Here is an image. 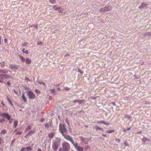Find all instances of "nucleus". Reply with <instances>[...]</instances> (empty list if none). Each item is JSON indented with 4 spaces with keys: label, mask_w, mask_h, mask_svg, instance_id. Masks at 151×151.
<instances>
[{
    "label": "nucleus",
    "mask_w": 151,
    "mask_h": 151,
    "mask_svg": "<svg viewBox=\"0 0 151 151\" xmlns=\"http://www.w3.org/2000/svg\"><path fill=\"white\" fill-rule=\"evenodd\" d=\"M59 130L63 135L64 134V133H67V129L64 125L61 123L59 125Z\"/></svg>",
    "instance_id": "nucleus-1"
},
{
    "label": "nucleus",
    "mask_w": 151,
    "mask_h": 151,
    "mask_svg": "<svg viewBox=\"0 0 151 151\" xmlns=\"http://www.w3.org/2000/svg\"><path fill=\"white\" fill-rule=\"evenodd\" d=\"M62 146L64 151H69L70 149V145L66 142H65L62 144Z\"/></svg>",
    "instance_id": "nucleus-2"
},
{
    "label": "nucleus",
    "mask_w": 151,
    "mask_h": 151,
    "mask_svg": "<svg viewBox=\"0 0 151 151\" xmlns=\"http://www.w3.org/2000/svg\"><path fill=\"white\" fill-rule=\"evenodd\" d=\"M27 93L29 99H34L35 98L36 95L32 91H29L27 92Z\"/></svg>",
    "instance_id": "nucleus-3"
},
{
    "label": "nucleus",
    "mask_w": 151,
    "mask_h": 151,
    "mask_svg": "<svg viewBox=\"0 0 151 151\" xmlns=\"http://www.w3.org/2000/svg\"><path fill=\"white\" fill-rule=\"evenodd\" d=\"M111 9V7L110 6H105L104 8H101L100 10V12H106L110 10Z\"/></svg>",
    "instance_id": "nucleus-4"
},
{
    "label": "nucleus",
    "mask_w": 151,
    "mask_h": 151,
    "mask_svg": "<svg viewBox=\"0 0 151 151\" xmlns=\"http://www.w3.org/2000/svg\"><path fill=\"white\" fill-rule=\"evenodd\" d=\"M60 145V142H54L52 145V148L53 150H57Z\"/></svg>",
    "instance_id": "nucleus-5"
},
{
    "label": "nucleus",
    "mask_w": 151,
    "mask_h": 151,
    "mask_svg": "<svg viewBox=\"0 0 151 151\" xmlns=\"http://www.w3.org/2000/svg\"><path fill=\"white\" fill-rule=\"evenodd\" d=\"M0 107L4 111H7L8 110V107L5 105L2 101L0 100Z\"/></svg>",
    "instance_id": "nucleus-6"
},
{
    "label": "nucleus",
    "mask_w": 151,
    "mask_h": 151,
    "mask_svg": "<svg viewBox=\"0 0 151 151\" xmlns=\"http://www.w3.org/2000/svg\"><path fill=\"white\" fill-rule=\"evenodd\" d=\"M63 136L66 139L70 141L73 145L75 143L73 142V140L72 137H70V135H67V136H65L64 134H63Z\"/></svg>",
    "instance_id": "nucleus-7"
},
{
    "label": "nucleus",
    "mask_w": 151,
    "mask_h": 151,
    "mask_svg": "<svg viewBox=\"0 0 151 151\" xmlns=\"http://www.w3.org/2000/svg\"><path fill=\"white\" fill-rule=\"evenodd\" d=\"M73 145L77 151H83V148L78 146V143H75Z\"/></svg>",
    "instance_id": "nucleus-8"
},
{
    "label": "nucleus",
    "mask_w": 151,
    "mask_h": 151,
    "mask_svg": "<svg viewBox=\"0 0 151 151\" xmlns=\"http://www.w3.org/2000/svg\"><path fill=\"white\" fill-rule=\"evenodd\" d=\"M79 138L80 139L82 142L84 144H86L88 143V138H85L81 136L79 137Z\"/></svg>",
    "instance_id": "nucleus-9"
},
{
    "label": "nucleus",
    "mask_w": 151,
    "mask_h": 151,
    "mask_svg": "<svg viewBox=\"0 0 151 151\" xmlns=\"http://www.w3.org/2000/svg\"><path fill=\"white\" fill-rule=\"evenodd\" d=\"M1 116L6 118L8 120H10L11 119V116L8 113H3L1 114Z\"/></svg>",
    "instance_id": "nucleus-10"
},
{
    "label": "nucleus",
    "mask_w": 151,
    "mask_h": 151,
    "mask_svg": "<svg viewBox=\"0 0 151 151\" xmlns=\"http://www.w3.org/2000/svg\"><path fill=\"white\" fill-rule=\"evenodd\" d=\"M9 67L11 69L15 70L19 69L20 66L19 65L11 64L9 65Z\"/></svg>",
    "instance_id": "nucleus-11"
},
{
    "label": "nucleus",
    "mask_w": 151,
    "mask_h": 151,
    "mask_svg": "<svg viewBox=\"0 0 151 151\" xmlns=\"http://www.w3.org/2000/svg\"><path fill=\"white\" fill-rule=\"evenodd\" d=\"M11 76L6 75L0 74V78L2 80H4L9 78Z\"/></svg>",
    "instance_id": "nucleus-12"
},
{
    "label": "nucleus",
    "mask_w": 151,
    "mask_h": 151,
    "mask_svg": "<svg viewBox=\"0 0 151 151\" xmlns=\"http://www.w3.org/2000/svg\"><path fill=\"white\" fill-rule=\"evenodd\" d=\"M148 5V4H147L146 3L143 2L141 4V5L139 7V8L141 9L142 8H143L145 7H146L147 5Z\"/></svg>",
    "instance_id": "nucleus-13"
},
{
    "label": "nucleus",
    "mask_w": 151,
    "mask_h": 151,
    "mask_svg": "<svg viewBox=\"0 0 151 151\" xmlns=\"http://www.w3.org/2000/svg\"><path fill=\"white\" fill-rule=\"evenodd\" d=\"M35 130L34 129L30 130L26 134V136H27L28 135H31L32 134H33L35 133Z\"/></svg>",
    "instance_id": "nucleus-14"
},
{
    "label": "nucleus",
    "mask_w": 151,
    "mask_h": 151,
    "mask_svg": "<svg viewBox=\"0 0 151 151\" xmlns=\"http://www.w3.org/2000/svg\"><path fill=\"white\" fill-rule=\"evenodd\" d=\"M55 134L53 132H51L48 134V136L51 139L53 137Z\"/></svg>",
    "instance_id": "nucleus-15"
},
{
    "label": "nucleus",
    "mask_w": 151,
    "mask_h": 151,
    "mask_svg": "<svg viewBox=\"0 0 151 151\" xmlns=\"http://www.w3.org/2000/svg\"><path fill=\"white\" fill-rule=\"evenodd\" d=\"M7 132V130L6 129L2 130L0 133L1 134H4Z\"/></svg>",
    "instance_id": "nucleus-16"
},
{
    "label": "nucleus",
    "mask_w": 151,
    "mask_h": 151,
    "mask_svg": "<svg viewBox=\"0 0 151 151\" xmlns=\"http://www.w3.org/2000/svg\"><path fill=\"white\" fill-rule=\"evenodd\" d=\"M26 63L28 64H30L31 63V60L29 58H27L26 59Z\"/></svg>",
    "instance_id": "nucleus-17"
},
{
    "label": "nucleus",
    "mask_w": 151,
    "mask_h": 151,
    "mask_svg": "<svg viewBox=\"0 0 151 151\" xmlns=\"http://www.w3.org/2000/svg\"><path fill=\"white\" fill-rule=\"evenodd\" d=\"M19 57L20 58L21 60V61L22 62H25V59L24 57L23 56L21 55H19Z\"/></svg>",
    "instance_id": "nucleus-18"
},
{
    "label": "nucleus",
    "mask_w": 151,
    "mask_h": 151,
    "mask_svg": "<svg viewBox=\"0 0 151 151\" xmlns=\"http://www.w3.org/2000/svg\"><path fill=\"white\" fill-rule=\"evenodd\" d=\"M22 98L23 100L25 102H26L27 101V99L24 95V93H22Z\"/></svg>",
    "instance_id": "nucleus-19"
},
{
    "label": "nucleus",
    "mask_w": 151,
    "mask_h": 151,
    "mask_svg": "<svg viewBox=\"0 0 151 151\" xmlns=\"http://www.w3.org/2000/svg\"><path fill=\"white\" fill-rule=\"evenodd\" d=\"M25 148L27 151H31L32 150V147L30 146H27Z\"/></svg>",
    "instance_id": "nucleus-20"
},
{
    "label": "nucleus",
    "mask_w": 151,
    "mask_h": 151,
    "mask_svg": "<svg viewBox=\"0 0 151 151\" xmlns=\"http://www.w3.org/2000/svg\"><path fill=\"white\" fill-rule=\"evenodd\" d=\"M31 128V127L30 125H28L25 129L24 132H26L27 130H30Z\"/></svg>",
    "instance_id": "nucleus-21"
},
{
    "label": "nucleus",
    "mask_w": 151,
    "mask_h": 151,
    "mask_svg": "<svg viewBox=\"0 0 151 151\" xmlns=\"http://www.w3.org/2000/svg\"><path fill=\"white\" fill-rule=\"evenodd\" d=\"M85 101L84 99L78 100V102L79 104H81L83 103V102Z\"/></svg>",
    "instance_id": "nucleus-22"
},
{
    "label": "nucleus",
    "mask_w": 151,
    "mask_h": 151,
    "mask_svg": "<svg viewBox=\"0 0 151 151\" xmlns=\"http://www.w3.org/2000/svg\"><path fill=\"white\" fill-rule=\"evenodd\" d=\"M14 128L16 127L18 125V122L17 121H14Z\"/></svg>",
    "instance_id": "nucleus-23"
},
{
    "label": "nucleus",
    "mask_w": 151,
    "mask_h": 151,
    "mask_svg": "<svg viewBox=\"0 0 151 151\" xmlns=\"http://www.w3.org/2000/svg\"><path fill=\"white\" fill-rule=\"evenodd\" d=\"M115 132V131L114 130H107L106 132H107L108 133H111L112 132Z\"/></svg>",
    "instance_id": "nucleus-24"
},
{
    "label": "nucleus",
    "mask_w": 151,
    "mask_h": 151,
    "mask_svg": "<svg viewBox=\"0 0 151 151\" xmlns=\"http://www.w3.org/2000/svg\"><path fill=\"white\" fill-rule=\"evenodd\" d=\"M95 127L96 128L95 129L96 130H102V128H101V127H98L96 126H95Z\"/></svg>",
    "instance_id": "nucleus-25"
},
{
    "label": "nucleus",
    "mask_w": 151,
    "mask_h": 151,
    "mask_svg": "<svg viewBox=\"0 0 151 151\" xmlns=\"http://www.w3.org/2000/svg\"><path fill=\"white\" fill-rule=\"evenodd\" d=\"M59 12L62 13L63 11V9L60 7H59V9L58 10Z\"/></svg>",
    "instance_id": "nucleus-26"
},
{
    "label": "nucleus",
    "mask_w": 151,
    "mask_h": 151,
    "mask_svg": "<svg viewBox=\"0 0 151 151\" xmlns=\"http://www.w3.org/2000/svg\"><path fill=\"white\" fill-rule=\"evenodd\" d=\"M49 1L52 4H54L56 3V0H49Z\"/></svg>",
    "instance_id": "nucleus-27"
},
{
    "label": "nucleus",
    "mask_w": 151,
    "mask_h": 151,
    "mask_svg": "<svg viewBox=\"0 0 151 151\" xmlns=\"http://www.w3.org/2000/svg\"><path fill=\"white\" fill-rule=\"evenodd\" d=\"M9 100H7L9 102V104H10V105L11 106H13V104L11 101L10 99H8Z\"/></svg>",
    "instance_id": "nucleus-28"
},
{
    "label": "nucleus",
    "mask_w": 151,
    "mask_h": 151,
    "mask_svg": "<svg viewBox=\"0 0 151 151\" xmlns=\"http://www.w3.org/2000/svg\"><path fill=\"white\" fill-rule=\"evenodd\" d=\"M0 64L2 66L4 67L5 65V63L4 61L1 62Z\"/></svg>",
    "instance_id": "nucleus-29"
},
{
    "label": "nucleus",
    "mask_w": 151,
    "mask_h": 151,
    "mask_svg": "<svg viewBox=\"0 0 151 151\" xmlns=\"http://www.w3.org/2000/svg\"><path fill=\"white\" fill-rule=\"evenodd\" d=\"M70 89V88L68 87H65L63 88V89L65 91H68Z\"/></svg>",
    "instance_id": "nucleus-30"
},
{
    "label": "nucleus",
    "mask_w": 151,
    "mask_h": 151,
    "mask_svg": "<svg viewBox=\"0 0 151 151\" xmlns=\"http://www.w3.org/2000/svg\"><path fill=\"white\" fill-rule=\"evenodd\" d=\"M35 92L36 93L40 94V91L37 89L35 90Z\"/></svg>",
    "instance_id": "nucleus-31"
},
{
    "label": "nucleus",
    "mask_w": 151,
    "mask_h": 151,
    "mask_svg": "<svg viewBox=\"0 0 151 151\" xmlns=\"http://www.w3.org/2000/svg\"><path fill=\"white\" fill-rule=\"evenodd\" d=\"M50 91L51 93H54L55 92V89H51L50 90Z\"/></svg>",
    "instance_id": "nucleus-32"
},
{
    "label": "nucleus",
    "mask_w": 151,
    "mask_h": 151,
    "mask_svg": "<svg viewBox=\"0 0 151 151\" xmlns=\"http://www.w3.org/2000/svg\"><path fill=\"white\" fill-rule=\"evenodd\" d=\"M101 123L104 124L106 125H108V124L107 123H106L105 121H101Z\"/></svg>",
    "instance_id": "nucleus-33"
},
{
    "label": "nucleus",
    "mask_w": 151,
    "mask_h": 151,
    "mask_svg": "<svg viewBox=\"0 0 151 151\" xmlns=\"http://www.w3.org/2000/svg\"><path fill=\"white\" fill-rule=\"evenodd\" d=\"M7 72V71L5 72L3 70H0V73H6Z\"/></svg>",
    "instance_id": "nucleus-34"
},
{
    "label": "nucleus",
    "mask_w": 151,
    "mask_h": 151,
    "mask_svg": "<svg viewBox=\"0 0 151 151\" xmlns=\"http://www.w3.org/2000/svg\"><path fill=\"white\" fill-rule=\"evenodd\" d=\"M22 132H18L16 133V135H20L22 134Z\"/></svg>",
    "instance_id": "nucleus-35"
},
{
    "label": "nucleus",
    "mask_w": 151,
    "mask_h": 151,
    "mask_svg": "<svg viewBox=\"0 0 151 151\" xmlns=\"http://www.w3.org/2000/svg\"><path fill=\"white\" fill-rule=\"evenodd\" d=\"M20 151H26V148L25 147H23L22 148Z\"/></svg>",
    "instance_id": "nucleus-36"
},
{
    "label": "nucleus",
    "mask_w": 151,
    "mask_h": 151,
    "mask_svg": "<svg viewBox=\"0 0 151 151\" xmlns=\"http://www.w3.org/2000/svg\"><path fill=\"white\" fill-rule=\"evenodd\" d=\"M38 83L40 84H42L43 85H44V86H45V83H42V82H38Z\"/></svg>",
    "instance_id": "nucleus-37"
},
{
    "label": "nucleus",
    "mask_w": 151,
    "mask_h": 151,
    "mask_svg": "<svg viewBox=\"0 0 151 151\" xmlns=\"http://www.w3.org/2000/svg\"><path fill=\"white\" fill-rule=\"evenodd\" d=\"M124 144L126 146H129L127 144V142L126 141H125L124 142Z\"/></svg>",
    "instance_id": "nucleus-38"
},
{
    "label": "nucleus",
    "mask_w": 151,
    "mask_h": 151,
    "mask_svg": "<svg viewBox=\"0 0 151 151\" xmlns=\"http://www.w3.org/2000/svg\"><path fill=\"white\" fill-rule=\"evenodd\" d=\"M15 139H13V140H12L11 142V145H12L14 143V141H15Z\"/></svg>",
    "instance_id": "nucleus-39"
},
{
    "label": "nucleus",
    "mask_w": 151,
    "mask_h": 151,
    "mask_svg": "<svg viewBox=\"0 0 151 151\" xmlns=\"http://www.w3.org/2000/svg\"><path fill=\"white\" fill-rule=\"evenodd\" d=\"M45 127H48L49 126V125L47 123H46L45 124Z\"/></svg>",
    "instance_id": "nucleus-40"
},
{
    "label": "nucleus",
    "mask_w": 151,
    "mask_h": 151,
    "mask_svg": "<svg viewBox=\"0 0 151 151\" xmlns=\"http://www.w3.org/2000/svg\"><path fill=\"white\" fill-rule=\"evenodd\" d=\"M24 53H25L26 54H28V51L27 50H26L24 52Z\"/></svg>",
    "instance_id": "nucleus-41"
},
{
    "label": "nucleus",
    "mask_w": 151,
    "mask_h": 151,
    "mask_svg": "<svg viewBox=\"0 0 151 151\" xmlns=\"http://www.w3.org/2000/svg\"><path fill=\"white\" fill-rule=\"evenodd\" d=\"M35 28L36 29H37L38 28V24H36L35 25H34Z\"/></svg>",
    "instance_id": "nucleus-42"
},
{
    "label": "nucleus",
    "mask_w": 151,
    "mask_h": 151,
    "mask_svg": "<svg viewBox=\"0 0 151 151\" xmlns=\"http://www.w3.org/2000/svg\"><path fill=\"white\" fill-rule=\"evenodd\" d=\"M45 121V119L44 118H41L40 120V122H42Z\"/></svg>",
    "instance_id": "nucleus-43"
},
{
    "label": "nucleus",
    "mask_w": 151,
    "mask_h": 151,
    "mask_svg": "<svg viewBox=\"0 0 151 151\" xmlns=\"http://www.w3.org/2000/svg\"><path fill=\"white\" fill-rule=\"evenodd\" d=\"M78 100H75L73 101V103H74L76 102H78Z\"/></svg>",
    "instance_id": "nucleus-44"
},
{
    "label": "nucleus",
    "mask_w": 151,
    "mask_h": 151,
    "mask_svg": "<svg viewBox=\"0 0 151 151\" xmlns=\"http://www.w3.org/2000/svg\"><path fill=\"white\" fill-rule=\"evenodd\" d=\"M4 42L5 43H7V39L6 38H4Z\"/></svg>",
    "instance_id": "nucleus-45"
},
{
    "label": "nucleus",
    "mask_w": 151,
    "mask_h": 151,
    "mask_svg": "<svg viewBox=\"0 0 151 151\" xmlns=\"http://www.w3.org/2000/svg\"><path fill=\"white\" fill-rule=\"evenodd\" d=\"M66 123L67 124H68V126H70L69 122L68 121V120H67L66 121Z\"/></svg>",
    "instance_id": "nucleus-46"
},
{
    "label": "nucleus",
    "mask_w": 151,
    "mask_h": 151,
    "mask_svg": "<svg viewBox=\"0 0 151 151\" xmlns=\"http://www.w3.org/2000/svg\"><path fill=\"white\" fill-rule=\"evenodd\" d=\"M102 135L104 137H106V134H102Z\"/></svg>",
    "instance_id": "nucleus-47"
},
{
    "label": "nucleus",
    "mask_w": 151,
    "mask_h": 151,
    "mask_svg": "<svg viewBox=\"0 0 151 151\" xmlns=\"http://www.w3.org/2000/svg\"><path fill=\"white\" fill-rule=\"evenodd\" d=\"M131 128L130 127L128 128L127 129V130L129 131L131 129Z\"/></svg>",
    "instance_id": "nucleus-48"
},
{
    "label": "nucleus",
    "mask_w": 151,
    "mask_h": 151,
    "mask_svg": "<svg viewBox=\"0 0 151 151\" xmlns=\"http://www.w3.org/2000/svg\"><path fill=\"white\" fill-rule=\"evenodd\" d=\"M97 123L98 124H101V121H98L97 122Z\"/></svg>",
    "instance_id": "nucleus-49"
},
{
    "label": "nucleus",
    "mask_w": 151,
    "mask_h": 151,
    "mask_svg": "<svg viewBox=\"0 0 151 151\" xmlns=\"http://www.w3.org/2000/svg\"><path fill=\"white\" fill-rule=\"evenodd\" d=\"M7 83L9 86H10V83L9 82H7Z\"/></svg>",
    "instance_id": "nucleus-50"
},
{
    "label": "nucleus",
    "mask_w": 151,
    "mask_h": 151,
    "mask_svg": "<svg viewBox=\"0 0 151 151\" xmlns=\"http://www.w3.org/2000/svg\"><path fill=\"white\" fill-rule=\"evenodd\" d=\"M25 49L23 48L22 50V51L23 53H24V52H25Z\"/></svg>",
    "instance_id": "nucleus-51"
},
{
    "label": "nucleus",
    "mask_w": 151,
    "mask_h": 151,
    "mask_svg": "<svg viewBox=\"0 0 151 151\" xmlns=\"http://www.w3.org/2000/svg\"><path fill=\"white\" fill-rule=\"evenodd\" d=\"M1 36H0V45H1Z\"/></svg>",
    "instance_id": "nucleus-52"
},
{
    "label": "nucleus",
    "mask_w": 151,
    "mask_h": 151,
    "mask_svg": "<svg viewBox=\"0 0 151 151\" xmlns=\"http://www.w3.org/2000/svg\"><path fill=\"white\" fill-rule=\"evenodd\" d=\"M58 9H59V7H58V8H55L54 9V10L55 11L58 10Z\"/></svg>",
    "instance_id": "nucleus-53"
},
{
    "label": "nucleus",
    "mask_w": 151,
    "mask_h": 151,
    "mask_svg": "<svg viewBox=\"0 0 151 151\" xmlns=\"http://www.w3.org/2000/svg\"><path fill=\"white\" fill-rule=\"evenodd\" d=\"M37 151H42V150L40 149L39 148L37 149Z\"/></svg>",
    "instance_id": "nucleus-54"
},
{
    "label": "nucleus",
    "mask_w": 151,
    "mask_h": 151,
    "mask_svg": "<svg viewBox=\"0 0 151 151\" xmlns=\"http://www.w3.org/2000/svg\"><path fill=\"white\" fill-rule=\"evenodd\" d=\"M56 6V5H53L52 6V8L54 9L55 8Z\"/></svg>",
    "instance_id": "nucleus-55"
},
{
    "label": "nucleus",
    "mask_w": 151,
    "mask_h": 151,
    "mask_svg": "<svg viewBox=\"0 0 151 151\" xmlns=\"http://www.w3.org/2000/svg\"><path fill=\"white\" fill-rule=\"evenodd\" d=\"M70 55L68 54H66L65 55V56H69Z\"/></svg>",
    "instance_id": "nucleus-56"
},
{
    "label": "nucleus",
    "mask_w": 151,
    "mask_h": 151,
    "mask_svg": "<svg viewBox=\"0 0 151 151\" xmlns=\"http://www.w3.org/2000/svg\"><path fill=\"white\" fill-rule=\"evenodd\" d=\"M115 139H116V140H118V141H119V142L120 141V139H116V138H115Z\"/></svg>",
    "instance_id": "nucleus-57"
},
{
    "label": "nucleus",
    "mask_w": 151,
    "mask_h": 151,
    "mask_svg": "<svg viewBox=\"0 0 151 151\" xmlns=\"http://www.w3.org/2000/svg\"><path fill=\"white\" fill-rule=\"evenodd\" d=\"M6 99H7V100H9L8 99H9L8 96H7V97H6Z\"/></svg>",
    "instance_id": "nucleus-58"
},
{
    "label": "nucleus",
    "mask_w": 151,
    "mask_h": 151,
    "mask_svg": "<svg viewBox=\"0 0 151 151\" xmlns=\"http://www.w3.org/2000/svg\"><path fill=\"white\" fill-rule=\"evenodd\" d=\"M1 138H0V144H1L2 143V142H1Z\"/></svg>",
    "instance_id": "nucleus-59"
},
{
    "label": "nucleus",
    "mask_w": 151,
    "mask_h": 151,
    "mask_svg": "<svg viewBox=\"0 0 151 151\" xmlns=\"http://www.w3.org/2000/svg\"><path fill=\"white\" fill-rule=\"evenodd\" d=\"M57 89L59 91L60 90V88L58 87L57 88Z\"/></svg>",
    "instance_id": "nucleus-60"
},
{
    "label": "nucleus",
    "mask_w": 151,
    "mask_h": 151,
    "mask_svg": "<svg viewBox=\"0 0 151 151\" xmlns=\"http://www.w3.org/2000/svg\"><path fill=\"white\" fill-rule=\"evenodd\" d=\"M27 80L28 81H30V79L29 78H27Z\"/></svg>",
    "instance_id": "nucleus-61"
},
{
    "label": "nucleus",
    "mask_w": 151,
    "mask_h": 151,
    "mask_svg": "<svg viewBox=\"0 0 151 151\" xmlns=\"http://www.w3.org/2000/svg\"><path fill=\"white\" fill-rule=\"evenodd\" d=\"M127 130H125H125H123V131H124V132H127Z\"/></svg>",
    "instance_id": "nucleus-62"
},
{
    "label": "nucleus",
    "mask_w": 151,
    "mask_h": 151,
    "mask_svg": "<svg viewBox=\"0 0 151 151\" xmlns=\"http://www.w3.org/2000/svg\"><path fill=\"white\" fill-rule=\"evenodd\" d=\"M0 122L3 123V121L1 120L0 119Z\"/></svg>",
    "instance_id": "nucleus-63"
},
{
    "label": "nucleus",
    "mask_w": 151,
    "mask_h": 151,
    "mask_svg": "<svg viewBox=\"0 0 151 151\" xmlns=\"http://www.w3.org/2000/svg\"><path fill=\"white\" fill-rule=\"evenodd\" d=\"M85 127H88V126L86 125H85Z\"/></svg>",
    "instance_id": "nucleus-64"
}]
</instances>
